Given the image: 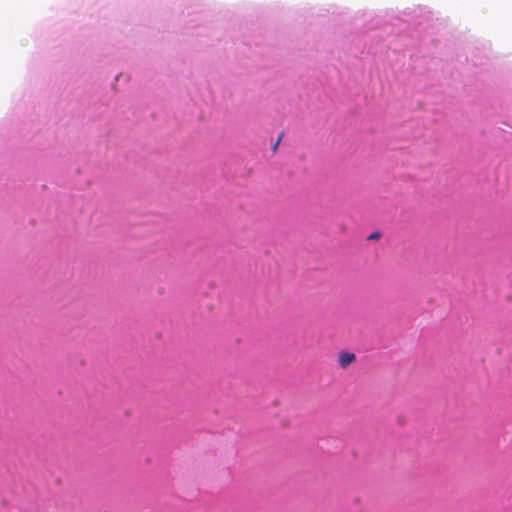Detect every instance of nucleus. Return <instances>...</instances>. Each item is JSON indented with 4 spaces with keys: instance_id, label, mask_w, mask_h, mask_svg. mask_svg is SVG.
Returning <instances> with one entry per match:
<instances>
[{
    "instance_id": "1",
    "label": "nucleus",
    "mask_w": 512,
    "mask_h": 512,
    "mask_svg": "<svg viewBox=\"0 0 512 512\" xmlns=\"http://www.w3.org/2000/svg\"><path fill=\"white\" fill-rule=\"evenodd\" d=\"M355 360L356 356L354 353L348 351H341L338 354L337 362L342 369H346L349 365L355 362Z\"/></svg>"
},
{
    "instance_id": "2",
    "label": "nucleus",
    "mask_w": 512,
    "mask_h": 512,
    "mask_svg": "<svg viewBox=\"0 0 512 512\" xmlns=\"http://www.w3.org/2000/svg\"><path fill=\"white\" fill-rule=\"evenodd\" d=\"M379 237H380V234L376 232V233H372V234L368 237V239H369V240H373V239H378Z\"/></svg>"
},
{
    "instance_id": "3",
    "label": "nucleus",
    "mask_w": 512,
    "mask_h": 512,
    "mask_svg": "<svg viewBox=\"0 0 512 512\" xmlns=\"http://www.w3.org/2000/svg\"><path fill=\"white\" fill-rule=\"evenodd\" d=\"M282 139V135L278 138V140L276 141V143H274V147H273V150L276 151L278 145H279V142L281 141Z\"/></svg>"
}]
</instances>
